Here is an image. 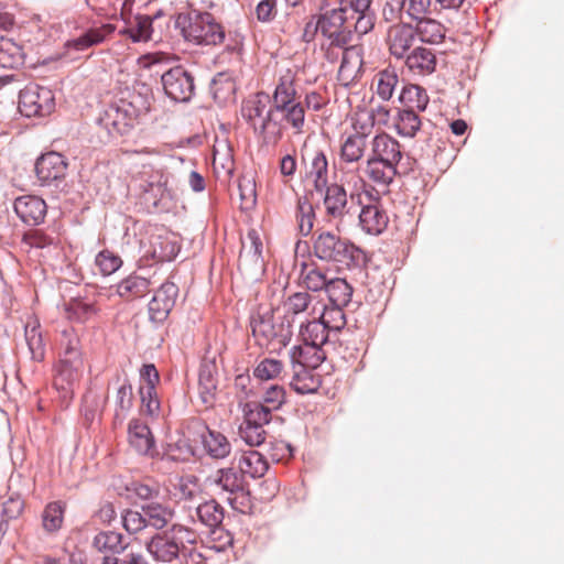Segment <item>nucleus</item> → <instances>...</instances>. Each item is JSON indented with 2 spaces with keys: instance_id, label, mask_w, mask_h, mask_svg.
I'll return each instance as SVG.
<instances>
[{
  "instance_id": "1",
  "label": "nucleus",
  "mask_w": 564,
  "mask_h": 564,
  "mask_svg": "<svg viewBox=\"0 0 564 564\" xmlns=\"http://www.w3.org/2000/svg\"><path fill=\"white\" fill-rule=\"evenodd\" d=\"M197 534L183 525L175 524L171 530L155 534L147 543L148 552L154 560L171 563L180 558L181 564H203V556L194 549Z\"/></svg>"
},
{
  "instance_id": "2",
  "label": "nucleus",
  "mask_w": 564,
  "mask_h": 564,
  "mask_svg": "<svg viewBox=\"0 0 564 564\" xmlns=\"http://www.w3.org/2000/svg\"><path fill=\"white\" fill-rule=\"evenodd\" d=\"M275 112V105H270V97L263 91L249 96L241 106L242 118L265 143H276L283 135V124Z\"/></svg>"
},
{
  "instance_id": "3",
  "label": "nucleus",
  "mask_w": 564,
  "mask_h": 564,
  "mask_svg": "<svg viewBox=\"0 0 564 564\" xmlns=\"http://www.w3.org/2000/svg\"><path fill=\"white\" fill-rule=\"evenodd\" d=\"M313 254L322 261L334 262L347 268L358 267L366 261V253L350 242L327 230H317L313 236Z\"/></svg>"
},
{
  "instance_id": "4",
  "label": "nucleus",
  "mask_w": 564,
  "mask_h": 564,
  "mask_svg": "<svg viewBox=\"0 0 564 564\" xmlns=\"http://www.w3.org/2000/svg\"><path fill=\"white\" fill-rule=\"evenodd\" d=\"M175 26L186 41L197 45H220L225 40L224 28L207 12L195 15L180 13Z\"/></svg>"
},
{
  "instance_id": "5",
  "label": "nucleus",
  "mask_w": 564,
  "mask_h": 564,
  "mask_svg": "<svg viewBox=\"0 0 564 564\" xmlns=\"http://www.w3.org/2000/svg\"><path fill=\"white\" fill-rule=\"evenodd\" d=\"M84 360H58L53 368V388L58 394L62 405L72 401L75 389L83 376Z\"/></svg>"
},
{
  "instance_id": "6",
  "label": "nucleus",
  "mask_w": 564,
  "mask_h": 564,
  "mask_svg": "<svg viewBox=\"0 0 564 564\" xmlns=\"http://www.w3.org/2000/svg\"><path fill=\"white\" fill-rule=\"evenodd\" d=\"M140 113V109L131 101L120 99L106 108L100 123L110 134H124L134 126Z\"/></svg>"
},
{
  "instance_id": "7",
  "label": "nucleus",
  "mask_w": 564,
  "mask_h": 564,
  "mask_svg": "<svg viewBox=\"0 0 564 564\" xmlns=\"http://www.w3.org/2000/svg\"><path fill=\"white\" fill-rule=\"evenodd\" d=\"M55 108V98L51 89L39 85H28L20 91L19 110L25 117H44Z\"/></svg>"
},
{
  "instance_id": "8",
  "label": "nucleus",
  "mask_w": 564,
  "mask_h": 564,
  "mask_svg": "<svg viewBox=\"0 0 564 564\" xmlns=\"http://www.w3.org/2000/svg\"><path fill=\"white\" fill-rule=\"evenodd\" d=\"M205 484L214 491L228 494L229 496L247 492V482L242 477V473L239 471L234 463L230 466L221 467L210 473L206 477ZM228 500L231 501V498L228 497Z\"/></svg>"
},
{
  "instance_id": "9",
  "label": "nucleus",
  "mask_w": 564,
  "mask_h": 564,
  "mask_svg": "<svg viewBox=\"0 0 564 564\" xmlns=\"http://www.w3.org/2000/svg\"><path fill=\"white\" fill-rule=\"evenodd\" d=\"M165 94L175 101H187L194 93V82L182 66H176L162 75Z\"/></svg>"
},
{
  "instance_id": "10",
  "label": "nucleus",
  "mask_w": 564,
  "mask_h": 564,
  "mask_svg": "<svg viewBox=\"0 0 564 564\" xmlns=\"http://www.w3.org/2000/svg\"><path fill=\"white\" fill-rule=\"evenodd\" d=\"M415 36L414 28L409 23L391 25L386 39L390 54L397 59H404L413 50Z\"/></svg>"
},
{
  "instance_id": "11",
  "label": "nucleus",
  "mask_w": 564,
  "mask_h": 564,
  "mask_svg": "<svg viewBox=\"0 0 564 564\" xmlns=\"http://www.w3.org/2000/svg\"><path fill=\"white\" fill-rule=\"evenodd\" d=\"M364 48L361 45H349L341 51L340 66L337 78L344 86L358 80L362 73Z\"/></svg>"
},
{
  "instance_id": "12",
  "label": "nucleus",
  "mask_w": 564,
  "mask_h": 564,
  "mask_svg": "<svg viewBox=\"0 0 564 564\" xmlns=\"http://www.w3.org/2000/svg\"><path fill=\"white\" fill-rule=\"evenodd\" d=\"M262 250L263 243L259 232L253 228L248 230L246 237L241 238L239 268L246 271L262 269Z\"/></svg>"
},
{
  "instance_id": "13",
  "label": "nucleus",
  "mask_w": 564,
  "mask_h": 564,
  "mask_svg": "<svg viewBox=\"0 0 564 564\" xmlns=\"http://www.w3.org/2000/svg\"><path fill=\"white\" fill-rule=\"evenodd\" d=\"M177 294L178 288L175 283H163L149 303L150 318L156 323L165 321L175 305Z\"/></svg>"
},
{
  "instance_id": "14",
  "label": "nucleus",
  "mask_w": 564,
  "mask_h": 564,
  "mask_svg": "<svg viewBox=\"0 0 564 564\" xmlns=\"http://www.w3.org/2000/svg\"><path fill=\"white\" fill-rule=\"evenodd\" d=\"M165 18L162 10H159L153 15L137 14L129 26L120 31L122 35L131 39L132 42H149L155 39L156 26L155 22Z\"/></svg>"
},
{
  "instance_id": "15",
  "label": "nucleus",
  "mask_w": 564,
  "mask_h": 564,
  "mask_svg": "<svg viewBox=\"0 0 564 564\" xmlns=\"http://www.w3.org/2000/svg\"><path fill=\"white\" fill-rule=\"evenodd\" d=\"M370 153L368 156L391 162L400 163L403 158L402 147L400 142L391 134L381 131L377 133L369 142Z\"/></svg>"
},
{
  "instance_id": "16",
  "label": "nucleus",
  "mask_w": 564,
  "mask_h": 564,
  "mask_svg": "<svg viewBox=\"0 0 564 564\" xmlns=\"http://www.w3.org/2000/svg\"><path fill=\"white\" fill-rule=\"evenodd\" d=\"M65 158L57 152H48L37 159L35 172L37 178L43 184L61 180L65 176L67 170Z\"/></svg>"
},
{
  "instance_id": "17",
  "label": "nucleus",
  "mask_w": 564,
  "mask_h": 564,
  "mask_svg": "<svg viewBox=\"0 0 564 564\" xmlns=\"http://www.w3.org/2000/svg\"><path fill=\"white\" fill-rule=\"evenodd\" d=\"M14 210L23 223L37 225L44 220L47 207L41 197L25 195L15 199Z\"/></svg>"
},
{
  "instance_id": "18",
  "label": "nucleus",
  "mask_w": 564,
  "mask_h": 564,
  "mask_svg": "<svg viewBox=\"0 0 564 564\" xmlns=\"http://www.w3.org/2000/svg\"><path fill=\"white\" fill-rule=\"evenodd\" d=\"M323 192L325 193L323 204L326 217L329 220H341L348 213L346 188L337 185V183H333L330 185L327 184Z\"/></svg>"
},
{
  "instance_id": "19",
  "label": "nucleus",
  "mask_w": 564,
  "mask_h": 564,
  "mask_svg": "<svg viewBox=\"0 0 564 564\" xmlns=\"http://www.w3.org/2000/svg\"><path fill=\"white\" fill-rule=\"evenodd\" d=\"M404 64L413 75L426 76L435 72L437 57L433 50L416 46L404 58Z\"/></svg>"
},
{
  "instance_id": "20",
  "label": "nucleus",
  "mask_w": 564,
  "mask_h": 564,
  "mask_svg": "<svg viewBox=\"0 0 564 564\" xmlns=\"http://www.w3.org/2000/svg\"><path fill=\"white\" fill-rule=\"evenodd\" d=\"M129 444L142 455H153L155 441L149 429L140 419H132L128 425Z\"/></svg>"
},
{
  "instance_id": "21",
  "label": "nucleus",
  "mask_w": 564,
  "mask_h": 564,
  "mask_svg": "<svg viewBox=\"0 0 564 564\" xmlns=\"http://www.w3.org/2000/svg\"><path fill=\"white\" fill-rule=\"evenodd\" d=\"M297 80V70L295 68H285L280 72L279 79L273 91V104L275 106H285L300 99L295 83Z\"/></svg>"
},
{
  "instance_id": "22",
  "label": "nucleus",
  "mask_w": 564,
  "mask_h": 564,
  "mask_svg": "<svg viewBox=\"0 0 564 564\" xmlns=\"http://www.w3.org/2000/svg\"><path fill=\"white\" fill-rule=\"evenodd\" d=\"M368 145V140L348 133L341 140L338 163L364 164Z\"/></svg>"
},
{
  "instance_id": "23",
  "label": "nucleus",
  "mask_w": 564,
  "mask_h": 564,
  "mask_svg": "<svg viewBox=\"0 0 564 564\" xmlns=\"http://www.w3.org/2000/svg\"><path fill=\"white\" fill-rule=\"evenodd\" d=\"M364 173L373 183L387 186L398 175V164L368 156L364 162Z\"/></svg>"
},
{
  "instance_id": "24",
  "label": "nucleus",
  "mask_w": 564,
  "mask_h": 564,
  "mask_svg": "<svg viewBox=\"0 0 564 564\" xmlns=\"http://www.w3.org/2000/svg\"><path fill=\"white\" fill-rule=\"evenodd\" d=\"M337 175L338 182L337 185H341L343 188L348 187L350 189V198L359 195L360 191H364L366 187V181L362 176L364 165L362 164H351L349 163H337Z\"/></svg>"
},
{
  "instance_id": "25",
  "label": "nucleus",
  "mask_w": 564,
  "mask_h": 564,
  "mask_svg": "<svg viewBox=\"0 0 564 564\" xmlns=\"http://www.w3.org/2000/svg\"><path fill=\"white\" fill-rule=\"evenodd\" d=\"M399 75L393 67H387L375 74L370 89L383 102L391 100L399 85Z\"/></svg>"
},
{
  "instance_id": "26",
  "label": "nucleus",
  "mask_w": 564,
  "mask_h": 564,
  "mask_svg": "<svg viewBox=\"0 0 564 564\" xmlns=\"http://www.w3.org/2000/svg\"><path fill=\"white\" fill-rule=\"evenodd\" d=\"M203 449L213 459H225L231 453V444L223 433L205 427L200 434Z\"/></svg>"
},
{
  "instance_id": "27",
  "label": "nucleus",
  "mask_w": 564,
  "mask_h": 564,
  "mask_svg": "<svg viewBox=\"0 0 564 564\" xmlns=\"http://www.w3.org/2000/svg\"><path fill=\"white\" fill-rule=\"evenodd\" d=\"M326 358V354L321 345H310L303 343V345L294 346L291 350V361L294 367H305L315 369Z\"/></svg>"
},
{
  "instance_id": "28",
  "label": "nucleus",
  "mask_w": 564,
  "mask_h": 564,
  "mask_svg": "<svg viewBox=\"0 0 564 564\" xmlns=\"http://www.w3.org/2000/svg\"><path fill=\"white\" fill-rule=\"evenodd\" d=\"M250 327L252 336L260 346H267L278 335L271 311L264 313L257 312L253 314L250 319Z\"/></svg>"
},
{
  "instance_id": "29",
  "label": "nucleus",
  "mask_w": 564,
  "mask_h": 564,
  "mask_svg": "<svg viewBox=\"0 0 564 564\" xmlns=\"http://www.w3.org/2000/svg\"><path fill=\"white\" fill-rule=\"evenodd\" d=\"M359 221L367 234L379 235L387 228L389 218L379 205L370 204L362 207Z\"/></svg>"
},
{
  "instance_id": "30",
  "label": "nucleus",
  "mask_w": 564,
  "mask_h": 564,
  "mask_svg": "<svg viewBox=\"0 0 564 564\" xmlns=\"http://www.w3.org/2000/svg\"><path fill=\"white\" fill-rule=\"evenodd\" d=\"M217 391V369L215 364L205 362L198 376V393L202 402L209 406L214 403Z\"/></svg>"
},
{
  "instance_id": "31",
  "label": "nucleus",
  "mask_w": 564,
  "mask_h": 564,
  "mask_svg": "<svg viewBox=\"0 0 564 564\" xmlns=\"http://www.w3.org/2000/svg\"><path fill=\"white\" fill-rule=\"evenodd\" d=\"M399 101L403 107L402 109L421 112L426 109L430 97L423 87L416 84H406L402 87Z\"/></svg>"
},
{
  "instance_id": "32",
  "label": "nucleus",
  "mask_w": 564,
  "mask_h": 564,
  "mask_svg": "<svg viewBox=\"0 0 564 564\" xmlns=\"http://www.w3.org/2000/svg\"><path fill=\"white\" fill-rule=\"evenodd\" d=\"M150 249L145 252L153 260L165 262L173 260L178 252V248L166 235L152 234L149 237Z\"/></svg>"
},
{
  "instance_id": "33",
  "label": "nucleus",
  "mask_w": 564,
  "mask_h": 564,
  "mask_svg": "<svg viewBox=\"0 0 564 564\" xmlns=\"http://www.w3.org/2000/svg\"><path fill=\"white\" fill-rule=\"evenodd\" d=\"M93 547L104 554L116 556L123 552L127 547L123 545V536L121 533L115 531H101L97 533L91 542Z\"/></svg>"
},
{
  "instance_id": "34",
  "label": "nucleus",
  "mask_w": 564,
  "mask_h": 564,
  "mask_svg": "<svg viewBox=\"0 0 564 564\" xmlns=\"http://www.w3.org/2000/svg\"><path fill=\"white\" fill-rule=\"evenodd\" d=\"M237 467L242 477L260 478L267 473L269 465L263 455L257 451H248L241 454Z\"/></svg>"
},
{
  "instance_id": "35",
  "label": "nucleus",
  "mask_w": 564,
  "mask_h": 564,
  "mask_svg": "<svg viewBox=\"0 0 564 564\" xmlns=\"http://www.w3.org/2000/svg\"><path fill=\"white\" fill-rule=\"evenodd\" d=\"M147 527L156 530L165 528L173 519L174 511L166 505L151 501L142 507Z\"/></svg>"
},
{
  "instance_id": "36",
  "label": "nucleus",
  "mask_w": 564,
  "mask_h": 564,
  "mask_svg": "<svg viewBox=\"0 0 564 564\" xmlns=\"http://www.w3.org/2000/svg\"><path fill=\"white\" fill-rule=\"evenodd\" d=\"M421 126L422 121L419 113L410 109H398L393 118L395 132L404 138H414Z\"/></svg>"
},
{
  "instance_id": "37",
  "label": "nucleus",
  "mask_w": 564,
  "mask_h": 564,
  "mask_svg": "<svg viewBox=\"0 0 564 564\" xmlns=\"http://www.w3.org/2000/svg\"><path fill=\"white\" fill-rule=\"evenodd\" d=\"M414 31L422 42L430 44L441 43L446 34L445 26L440 21L429 17L416 21Z\"/></svg>"
},
{
  "instance_id": "38",
  "label": "nucleus",
  "mask_w": 564,
  "mask_h": 564,
  "mask_svg": "<svg viewBox=\"0 0 564 564\" xmlns=\"http://www.w3.org/2000/svg\"><path fill=\"white\" fill-rule=\"evenodd\" d=\"M276 112L282 115V121L289 124L294 133H303L305 126V107L301 99L285 104V106H275Z\"/></svg>"
},
{
  "instance_id": "39",
  "label": "nucleus",
  "mask_w": 564,
  "mask_h": 564,
  "mask_svg": "<svg viewBox=\"0 0 564 564\" xmlns=\"http://www.w3.org/2000/svg\"><path fill=\"white\" fill-rule=\"evenodd\" d=\"M307 176L312 178L314 188L322 193L328 184V161L324 152L315 151L313 153Z\"/></svg>"
},
{
  "instance_id": "40",
  "label": "nucleus",
  "mask_w": 564,
  "mask_h": 564,
  "mask_svg": "<svg viewBox=\"0 0 564 564\" xmlns=\"http://www.w3.org/2000/svg\"><path fill=\"white\" fill-rule=\"evenodd\" d=\"M329 279L327 273L316 264H302L300 280L306 290L312 292L325 290Z\"/></svg>"
},
{
  "instance_id": "41",
  "label": "nucleus",
  "mask_w": 564,
  "mask_h": 564,
  "mask_svg": "<svg viewBox=\"0 0 564 564\" xmlns=\"http://www.w3.org/2000/svg\"><path fill=\"white\" fill-rule=\"evenodd\" d=\"M66 318L75 323H85L97 315L98 308L94 303L83 299H70L65 304Z\"/></svg>"
},
{
  "instance_id": "42",
  "label": "nucleus",
  "mask_w": 564,
  "mask_h": 564,
  "mask_svg": "<svg viewBox=\"0 0 564 564\" xmlns=\"http://www.w3.org/2000/svg\"><path fill=\"white\" fill-rule=\"evenodd\" d=\"M113 31L115 26L111 24H105L100 28L90 29L79 37L68 41L67 46L75 48L76 51H84L90 46L104 42L106 36L111 34Z\"/></svg>"
},
{
  "instance_id": "43",
  "label": "nucleus",
  "mask_w": 564,
  "mask_h": 564,
  "mask_svg": "<svg viewBox=\"0 0 564 564\" xmlns=\"http://www.w3.org/2000/svg\"><path fill=\"white\" fill-rule=\"evenodd\" d=\"M333 305L347 306L352 296V286L343 278H330L325 290Z\"/></svg>"
},
{
  "instance_id": "44",
  "label": "nucleus",
  "mask_w": 564,
  "mask_h": 564,
  "mask_svg": "<svg viewBox=\"0 0 564 564\" xmlns=\"http://www.w3.org/2000/svg\"><path fill=\"white\" fill-rule=\"evenodd\" d=\"M65 510L66 503L59 500L45 506L42 512V527L47 533H55L62 528Z\"/></svg>"
},
{
  "instance_id": "45",
  "label": "nucleus",
  "mask_w": 564,
  "mask_h": 564,
  "mask_svg": "<svg viewBox=\"0 0 564 564\" xmlns=\"http://www.w3.org/2000/svg\"><path fill=\"white\" fill-rule=\"evenodd\" d=\"M300 337L303 343L324 346L328 339V329L322 321L314 315L313 321L301 325Z\"/></svg>"
},
{
  "instance_id": "46",
  "label": "nucleus",
  "mask_w": 564,
  "mask_h": 564,
  "mask_svg": "<svg viewBox=\"0 0 564 564\" xmlns=\"http://www.w3.org/2000/svg\"><path fill=\"white\" fill-rule=\"evenodd\" d=\"M149 290V280L139 275H130L117 285L118 294L127 300L144 296Z\"/></svg>"
},
{
  "instance_id": "47",
  "label": "nucleus",
  "mask_w": 564,
  "mask_h": 564,
  "mask_svg": "<svg viewBox=\"0 0 564 564\" xmlns=\"http://www.w3.org/2000/svg\"><path fill=\"white\" fill-rule=\"evenodd\" d=\"M347 7L344 6V0L340 2L338 9H334L325 14L317 17L321 23V33L326 37L327 35L334 34L337 30L347 24Z\"/></svg>"
},
{
  "instance_id": "48",
  "label": "nucleus",
  "mask_w": 564,
  "mask_h": 564,
  "mask_svg": "<svg viewBox=\"0 0 564 564\" xmlns=\"http://www.w3.org/2000/svg\"><path fill=\"white\" fill-rule=\"evenodd\" d=\"M314 297L308 292H295L288 296L283 303V308L288 315H299L307 312L315 315V305H312Z\"/></svg>"
},
{
  "instance_id": "49",
  "label": "nucleus",
  "mask_w": 564,
  "mask_h": 564,
  "mask_svg": "<svg viewBox=\"0 0 564 564\" xmlns=\"http://www.w3.org/2000/svg\"><path fill=\"white\" fill-rule=\"evenodd\" d=\"M25 340L32 355V359L35 361L44 360L45 345L40 324L36 321L29 322L25 325Z\"/></svg>"
},
{
  "instance_id": "50",
  "label": "nucleus",
  "mask_w": 564,
  "mask_h": 564,
  "mask_svg": "<svg viewBox=\"0 0 564 564\" xmlns=\"http://www.w3.org/2000/svg\"><path fill=\"white\" fill-rule=\"evenodd\" d=\"M350 124L352 129L350 134H357L366 140L376 127L368 107H358L351 116Z\"/></svg>"
},
{
  "instance_id": "51",
  "label": "nucleus",
  "mask_w": 564,
  "mask_h": 564,
  "mask_svg": "<svg viewBox=\"0 0 564 564\" xmlns=\"http://www.w3.org/2000/svg\"><path fill=\"white\" fill-rule=\"evenodd\" d=\"M294 376L290 382L291 387L301 394L315 392L318 388V381L311 372V368L296 367Z\"/></svg>"
},
{
  "instance_id": "52",
  "label": "nucleus",
  "mask_w": 564,
  "mask_h": 564,
  "mask_svg": "<svg viewBox=\"0 0 564 564\" xmlns=\"http://www.w3.org/2000/svg\"><path fill=\"white\" fill-rule=\"evenodd\" d=\"M198 519L207 527L214 528L224 519L223 508L215 500L206 501L196 508Z\"/></svg>"
},
{
  "instance_id": "53",
  "label": "nucleus",
  "mask_w": 564,
  "mask_h": 564,
  "mask_svg": "<svg viewBox=\"0 0 564 564\" xmlns=\"http://www.w3.org/2000/svg\"><path fill=\"white\" fill-rule=\"evenodd\" d=\"M271 413L260 402H248L243 408V422L264 427L272 419Z\"/></svg>"
},
{
  "instance_id": "54",
  "label": "nucleus",
  "mask_w": 564,
  "mask_h": 564,
  "mask_svg": "<svg viewBox=\"0 0 564 564\" xmlns=\"http://www.w3.org/2000/svg\"><path fill=\"white\" fill-rule=\"evenodd\" d=\"M345 305H333L330 307H324L319 316H317L325 327L329 330H340L346 325V317L343 311Z\"/></svg>"
},
{
  "instance_id": "55",
  "label": "nucleus",
  "mask_w": 564,
  "mask_h": 564,
  "mask_svg": "<svg viewBox=\"0 0 564 564\" xmlns=\"http://www.w3.org/2000/svg\"><path fill=\"white\" fill-rule=\"evenodd\" d=\"M284 369L283 362L273 358H265L261 360L253 369L254 378L268 381L280 377Z\"/></svg>"
},
{
  "instance_id": "56",
  "label": "nucleus",
  "mask_w": 564,
  "mask_h": 564,
  "mask_svg": "<svg viewBox=\"0 0 564 564\" xmlns=\"http://www.w3.org/2000/svg\"><path fill=\"white\" fill-rule=\"evenodd\" d=\"M132 387L128 382H123L117 390L116 393V421L122 422L126 414L132 406Z\"/></svg>"
},
{
  "instance_id": "57",
  "label": "nucleus",
  "mask_w": 564,
  "mask_h": 564,
  "mask_svg": "<svg viewBox=\"0 0 564 564\" xmlns=\"http://www.w3.org/2000/svg\"><path fill=\"white\" fill-rule=\"evenodd\" d=\"M432 0H402L401 10L413 21H419L432 12Z\"/></svg>"
},
{
  "instance_id": "58",
  "label": "nucleus",
  "mask_w": 564,
  "mask_h": 564,
  "mask_svg": "<svg viewBox=\"0 0 564 564\" xmlns=\"http://www.w3.org/2000/svg\"><path fill=\"white\" fill-rule=\"evenodd\" d=\"M63 351L61 352L58 360H83L82 352L79 350V339L73 330H64L62 333Z\"/></svg>"
},
{
  "instance_id": "59",
  "label": "nucleus",
  "mask_w": 564,
  "mask_h": 564,
  "mask_svg": "<svg viewBox=\"0 0 564 564\" xmlns=\"http://www.w3.org/2000/svg\"><path fill=\"white\" fill-rule=\"evenodd\" d=\"M22 241L30 248L44 249L55 245L57 239L42 229H31L23 235Z\"/></svg>"
},
{
  "instance_id": "60",
  "label": "nucleus",
  "mask_w": 564,
  "mask_h": 564,
  "mask_svg": "<svg viewBox=\"0 0 564 564\" xmlns=\"http://www.w3.org/2000/svg\"><path fill=\"white\" fill-rule=\"evenodd\" d=\"M95 264L102 275H110L122 265V260L113 252L102 250L96 256Z\"/></svg>"
},
{
  "instance_id": "61",
  "label": "nucleus",
  "mask_w": 564,
  "mask_h": 564,
  "mask_svg": "<svg viewBox=\"0 0 564 564\" xmlns=\"http://www.w3.org/2000/svg\"><path fill=\"white\" fill-rule=\"evenodd\" d=\"M239 435L249 446H259L265 441L267 432L263 426L242 422L239 427Z\"/></svg>"
},
{
  "instance_id": "62",
  "label": "nucleus",
  "mask_w": 564,
  "mask_h": 564,
  "mask_svg": "<svg viewBox=\"0 0 564 564\" xmlns=\"http://www.w3.org/2000/svg\"><path fill=\"white\" fill-rule=\"evenodd\" d=\"M262 401V406L270 412L280 409L285 402V391L283 387L278 384L269 387L263 394Z\"/></svg>"
},
{
  "instance_id": "63",
  "label": "nucleus",
  "mask_w": 564,
  "mask_h": 564,
  "mask_svg": "<svg viewBox=\"0 0 564 564\" xmlns=\"http://www.w3.org/2000/svg\"><path fill=\"white\" fill-rule=\"evenodd\" d=\"M141 412L147 415H155L160 410V401L156 388H140Z\"/></svg>"
},
{
  "instance_id": "64",
  "label": "nucleus",
  "mask_w": 564,
  "mask_h": 564,
  "mask_svg": "<svg viewBox=\"0 0 564 564\" xmlns=\"http://www.w3.org/2000/svg\"><path fill=\"white\" fill-rule=\"evenodd\" d=\"M101 564H149L141 550L130 549L121 558L107 555L102 557Z\"/></svg>"
}]
</instances>
